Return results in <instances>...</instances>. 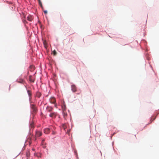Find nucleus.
Listing matches in <instances>:
<instances>
[{
    "label": "nucleus",
    "instance_id": "1",
    "mask_svg": "<svg viewBox=\"0 0 159 159\" xmlns=\"http://www.w3.org/2000/svg\"><path fill=\"white\" fill-rule=\"evenodd\" d=\"M58 115L57 112H52L50 113L49 116L52 118H55Z\"/></svg>",
    "mask_w": 159,
    "mask_h": 159
},
{
    "label": "nucleus",
    "instance_id": "2",
    "mask_svg": "<svg viewBox=\"0 0 159 159\" xmlns=\"http://www.w3.org/2000/svg\"><path fill=\"white\" fill-rule=\"evenodd\" d=\"M52 128L53 129H54V127H51L50 128H47L44 129V133L46 134H48L50 132V130L52 129Z\"/></svg>",
    "mask_w": 159,
    "mask_h": 159
},
{
    "label": "nucleus",
    "instance_id": "3",
    "mask_svg": "<svg viewBox=\"0 0 159 159\" xmlns=\"http://www.w3.org/2000/svg\"><path fill=\"white\" fill-rule=\"evenodd\" d=\"M42 135V133L41 132H40V131H36V134H35V140L37 138L41 136Z\"/></svg>",
    "mask_w": 159,
    "mask_h": 159
},
{
    "label": "nucleus",
    "instance_id": "4",
    "mask_svg": "<svg viewBox=\"0 0 159 159\" xmlns=\"http://www.w3.org/2000/svg\"><path fill=\"white\" fill-rule=\"evenodd\" d=\"M16 81L19 83L24 84L25 83V80L22 79L18 78L17 79Z\"/></svg>",
    "mask_w": 159,
    "mask_h": 159
},
{
    "label": "nucleus",
    "instance_id": "5",
    "mask_svg": "<svg viewBox=\"0 0 159 159\" xmlns=\"http://www.w3.org/2000/svg\"><path fill=\"white\" fill-rule=\"evenodd\" d=\"M71 90L73 92H75L77 91V88L75 85L72 84L71 86Z\"/></svg>",
    "mask_w": 159,
    "mask_h": 159
},
{
    "label": "nucleus",
    "instance_id": "6",
    "mask_svg": "<svg viewBox=\"0 0 159 159\" xmlns=\"http://www.w3.org/2000/svg\"><path fill=\"white\" fill-rule=\"evenodd\" d=\"M31 108L33 109V111L34 112L37 111V110L36 107L35 105L34 104H31Z\"/></svg>",
    "mask_w": 159,
    "mask_h": 159
},
{
    "label": "nucleus",
    "instance_id": "7",
    "mask_svg": "<svg viewBox=\"0 0 159 159\" xmlns=\"http://www.w3.org/2000/svg\"><path fill=\"white\" fill-rule=\"evenodd\" d=\"M53 110V108L50 106H48L46 107V111L49 112H51Z\"/></svg>",
    "mask_w": 159,
    "mask_h": 159
},
{
    "label": "nucleus",
    "instance_id": "8",
    "mask_svg": "<svg viewBox=\"0 0 159 159\" xmlns=\"http://www.w3.org/2000/svg\"><path fill=\"white\" fill-rule=\"evenodd\" d=\"M50 102L52 103H55L56 102V99L54 97H51L50 99Z\"/></svg>",
    "mask_w": 159,
    "mask_h": 159
},
{
    "label": "nucleus",
    "instance_id": "9",
    "mask_svg": "<svg viewBox=\"0 0 159 159\" xmlns=\"http://www.w3.org/2000/svg\"><path fill=\"white\" fill-rule=\"evenodd\" d=\"M29 80L30 82L34 83V82L35 79L31 75H30L29 76Z\"/></svg>",
    "mask_w": 159,
    "mask_h": 159
},
{
    "label": "nucleus",
    "instance_id": "10",
    "mask_svg": "<svg viewBox=\"0 0 159 159\" xmlns=\"http://www.w3.org/2000/svg\"><path fill=\"white\" fill-rule=\"evenodd\" d=\"M27 19L28 20L31 21L33 19V17L32 16L30 15L27 17Z\"/></svg>",
    "mask_w": 159,
    "mask_h": 159
},
{
    "label": "nucleus",
    "instance_id": "11",
    "mask_svg": "<svg viewBox=\"0 0 159 159\" xmlns=\"http://www.w3.org/2000/svg\"><path fill=\"white\" fill-rule=\"evenodd\" d=\"M41 95V93L39 92H36V97L38 98H39Z\"/></svg>",
    "mask_w": 159,
    "mask_h": 159
},
{
    "label": "nucleus",
    "instance_id": "12",
    "mask_svg": "<svg viewBox=\"0 0 159 159\" xmlns=\"http://www.w3.org/2000/svg\"><path fill=\"white\" fill-rule=\"evenodd\" d=\"M63 114L65 118V117H66L67 115V113L66 111H63Z\"/></svg>",
    "mask_w": 159,
    "mask_h": 159
},
{
    "label": "nucleus",
    "instance_id": "13",
    "mask_svg": "<svg viewBox=\"0 0 159 159\" xmlns=\"http://www.w3.org/2000/svg\"><path fill=\"white\" fill-rule=\"evenodd\" d=\"M62 109L63 111H66V106L65 105H63L62 106Z\"/></svg>",
    "mask_w": 159,
    "mask_h": 159
},
{
    "label": "nucleus",
    "instance_id": "14",
    "mask_svg": "<svg viewBox=\"0 0 159 159\" xmlns=\"http://www.w3.org/2000/svg\"><path fill=\"white\" fill-rule=\"evenodd\" d=\"M27 91L29 97H30L32 95L31 92L29 90H27Z\"/></svg>",
    "mask_w": 159,
    "mask_h": 159
},
{
    "label": "nucleus",
    "instance_id": "15",
    "mask_svg": "<svg viewBox=\"0 0 159 159\" xmlns=\"http://www.w3.org/2000/svg\"><path fill=\"white\" fill-rule=\"evenodd\" d=\"M26 157L28 158L30 157V153L29 152H26Z\"/></svg>",
    "mask_w": 159,
    "mask_h": 159
},
{
    "label": "nucleus",
    "instance_id": "16",
    "mask_svg": "<svg viewBox=\"0 0 159 159\" xmlns=\"http://www.w3.org/2000/svg\"><path fill=\"white\" fill-rule=\"evenodd\" d=\"M38 1H39V3L40 6L43 9L42 4L41 2V1H40V0H38Z\"/></svg>",
    "mask_w": 159,
    "mask_h": 159
},
{
    "label": "nucleus",
    "instance_id": "17",
    "mask_svg": "<svg viewBox=\"0 0 159 159\" xmlns=\"http://www.w3.org/2000/svg\"><path fill=\"white\" fill-rule=\"evenodd\" d=\"M62 127L64 129H65L66 128V126L65 124H62Z\"/></svg>",
    "mask_w": 159,
    "mask_h": 159
},
{
    "label": "nucleus",
    "instance_id": "18",
    "mask_svg": "<svg viewBox=\"0 0 159 159\" xmlns=\"http://www.w3.org/2000/svg\"><path fill=\"white\" fill-rule=\"evenodd\" d=\"M52 53L54 56H55L56 55L57 53L56 51L54 50L53 51Z\"/></svg>",
    "mask_w": 159,
    "mask_h": 159
},
{
    "label": "nucleus",
    "instance_id": "19",
    "mask_svg": "<svg viewBox=\"0 0 159 159\" xmlns=\"http://www.w3.org/2000/svg\"><path fill=\"white\" fill-rule=\"evenodd\" d=\"M52 134L53 135L55 134L56 133V132L53 131L52 129Z\"/></svg>",
    "mask_w": 159,
    "mask_h": 159
},
{
    "label": "nucleus",
    "instance_id": "20",
    "mask_svg": "<svg viewBox=\"0 0 159 159\" xmlns=\"http://www.w3.org/2000/svg\"><path fill=\"white\" fill-rule=\"evenodd\" d=\"M30 126H31V127L32 128H34V125H33V123L31 124H30Z\"/></svg>",
    "mask_w": 159,
    "mask_h": 159
},
{
    "label": "nucleus",
    "instance_id": "21",
    "mask_svg": "<svg viewBox=\"0 0 159 159\" xmlns=\"http://www.w3.org/2000/svg\"><path fill=\"white\" fill-rule=\"evenodd\" d=\"M43 12L44 13H45V14H47V11H46V10L44 11Z\"/></svg>",
    "mask_w": 159,
    "mask_h": 159
},
{
    "label": "nucleus",
    "instance_id": "22",
    "mask_svg": "<svg viewBox=\"0 0 159 159\" xmlns=\"http://www.w3.org/2000/svg\"><path fill=\"white\" fill-rule=\"evenodd\" d=\"M30 68H33V69H34V67L33 66H30Z\"/></svg>",
    "mask_w": 159,
    "mask_h": 159
},
{
    "label": "nucleus",
    "instance_id": "23",
    "mask_svg": "<svg viewBox=\"0 0 159 159\" xmlns=\"http://www.w3.org/2000/svg\"><path fill=\"white\" fill-rule=\"evenodd\" d=\"M156 118L155 117L154 119H153V120H154Z\"/></svg>",
    "mask_w": 159,
    "mask_h": 159
},
{
    "label": "nucleus",
    "instance_id": "24",
    "mask_svg": "<svg viewBox=\"0 0 159 159\" xmlns=\"http://www.w3.org/2000/svg\"><path fill=\"white\" fill-rule=\"evenodd\" d=\"M24 22H26V21L25 20H24Z\"/></svg>",
    "mask_w": 159,
    "mask_h": 159
},
{
    "label": "nucleus",
    "instance_id": "25",
    "mask_svg": "<svg viewBox=\"0 0 159 159\" xmlns=\"http://www.w3.org/2000/svg\"><path fill=\"white\" fill-rule=\"evenodd\" d=\"M33 150H34V149H32Z\"/></svg>",
    "mask_w": 159,
    "mask_h": 159
}]
</instances>
